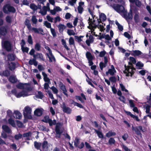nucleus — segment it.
<instances>
[{
    "instance_id": "nucleus-1",
    "label": "nucleus",
    "mask_w": 151,
    "mask_h": 151,
    "mask_svg": "<svg viewBox=\"0 0 151 151\" xmlns=\"http://www.w3.org/2000/svg\"><path fill=\"white\" fill-rule=\"evenodd\" d=\"M16 86L17 88L25 90L20 91L17 89H14L11 91L12 93L17 98H20L22 97H24L32 94L31 92L32 90V88L29 83H19L16 85Z\"/></svg>"
},
{
    "instance_id": "nucleus-2",
    "label": "nucleus",
    "mask_w": 151,
    "mask_h": 151,
    "mask_svg": "<svg viewBox=\"0 0 151 151\" xmlns=\"http://www.w3.org/2000/svg\"><path fill=\"white\" fill-rule=\"evenodd\" d=\"M113 8L117 12L119 13L124 18L126 19H132V16L131 12H130L127 15V11L125 10L124 7L121 5H116L114 6Z\"/></svg>"
},
{
    "instance_id": "nucleus-3",
    "label": "nucleus",
    "mask_w": 151,
    "mask_h": 151,
    "mask_svg": "<svg viewBox=\"0 0 151 151\" xmlns=\"http://www.w3.org/2000/svg\"><path fill=\"white\" fill-rule=\"evenodd\" d=\"M89 26L91 29H93L98 27L100 28V30L102 31L104 29L105 24L103 23L101 19H88Z\"/></svg>"
},
{
    "instance_id": "nucleus-4",
    "label": "nucleus",
    "mask_w": 151,
    "mask_h": 151,
    "mask_svg": "<svg viewBox=\"0 0 151 151\" xmlns=\"http://www.w3.org/2000/svg\"><path fill=\"white\" fill-rule=\"evenodd\" d=\"M125 69L124 72L126 76H131L134 74L135 69L133 68L131 65L126 66L125 65Z\"/></svg>"
},
{
    "instance_id": "nucleus-5",
    "label": "nucleus",
    "mask_w": 151,
    "mask_h": 151,
    "mask_svg": "<svg viewBox=\"0 0 151 151\" xmlns=\"http://www.w3.org/2000/svg\"><path fill=\"white\" fill-rule=\"evenodd\" d=\"M3 10L6 14H9L10 12L14 13L15 12V8L9 4L5 5L3 7Z\"/></svg>"
},
{
    "instance_id": "nucleus-6",
    "label": "nucleus",
    "mask_w": 151,
    "mask_h": 151,
    "mask_svg": "<svg viewBox=\"0 0 151 151\" xmlns=\"http://www.w3.org/2000/svg\"><path fill=\"white\" fill-rule=\"evenodd\" d=\"M3 23V19H0V26L2 25ZM7 27H2L0 28V37L2 38V36L6 35L7 33Z\"/></svg>"
},
{
    "instance_id": "nucleus-7",
    "label": "nucleus",
    "mask_w": 151,
    "mask_h": 151,
    "mask_svg": "<svg viewBox=\"0 0 151 151\" xmlns=\"http://www.w3.org/2000/svg\"><path fill=\"white\" fill-rule=\"evenodd\" d=\"M2 45L4 48L8 51L11 50L12 49V45L10 42L6 40L4 41L2 40Z\"/></svg>"
},
{
    "instance_id": "nucleus-8",
    "label": "nucleus",
    "mask_w": 151,
    "mask_h": 151,
    "mask_svg": "<svg viewBox=\"0 0 151 151\" xmlns=\"http://www.w3.org/2000/svg\"><path fill=\"white\" fill-rule=\"evenodd\" d=\"M31 112L32 110L31 108L28 106H26L23 110L24 115L26 117L30 118Z\"/></svg>"
},
{
    "instance_id": "nucleus-9",
    "label": "nucleus",
    "mask_w": 151,
    "mask_h": 151,
    "mask_svg": "<svg viewBox=\"0 0 151 151\" xmlns=\"http://www.w3.org/2000/svg\"><path fill=\"white\" fill-rule=\"evenodd\" d=\"M86 56L88 60V63L89 66H91L93 64L92 60L94 59L91 53L87 52L86 53Z\"/></svg>"
},
{
    "instance_id": "nucleus-10",
    "label": "nucleus",
    "mask_w": 151,
    "mask_h": 151,
    "mask_svg": "<svg viewBox=\"0 0 151 151\" xmlns=\"http://www.w3.org/2000/svg\"><path fill=\"white\" fill-rule=\"evenodd\" d=\"M42 147L44 151H51L52 150V147L48 145L47 141H44L42 145Z\"/></svg>"
},
{
    "instance_id": "nucleus-11",
    "label": "nucleus",
    "mask_w": 151,
    "mask_h": 151,
    "mask_svg": "<svg viewBox=\"0 0 151 151\" xmlns=\"http://www.w3.org/2000/svg\"><path fill=\"white\" fill-rule=\"evenodd\" d=\"M50 10V4L48 3L47 4L46 6H43L42 9L40 10V13L42 15H45L46 14L47 11Z\"/></svg>"
},
{
    "instance_id": "nucleus-12",
    "label": "nucleus",
    "mask_w": 151,
    "mask_h": 151,
    "mask_svg": "<svg viewBox=\"0 0 151 151\" xmlns=\"http://www.w3.org/2000/svg\"><path fill=\"white\" fill-rule=\"evenodd\" d=\"M116 72V71L113 65H111V68H109L108 71H106V75L109 74L111 76H113Z\"/></svg>"
},
{
    "instance_id": "nucleus-13",
    "label": "nucleus",
    "mask_w": 151,
    "mask_h": 151,
    "mask_svg": "<svg viewBox=\"0 0 151 151\" xmlns=\"http://www.w3.org/2000/svg\"><path fill=\"white\" fill-rule=\"evenodd\" d=\"M32 30L33 32L35 33L40 34L42 35H44L43 29L41 28H37L35 27H33L32 29Z\"/></svg>"
},
{
    "instance_id": "nucleus-14",
    "label": "nucleus",
    "mask_w": 151,
    "mask_h": 151,
    "mask_svg": "<svg viewBox=\"0 0 151 151\" xmlns=\"http://www.w3.org/2000/svg\"><path fill=\"white\" fill-rule=\"evenodd\" d=\"M84 6V2L81 1L79 3V5L78 7V12L80 14H81L83 11V7Z\"/></svg>"
},
{
    "instance_id": "nucleus-15",
    "label": "nucleus",
    "mask_w": 151,
    "mask_h": 151,
    "mask_svg": "<svg viewBox=\"0 0 151 151\" xmlns=\"http://www.w3.org/2000/svg\"><path fill=\"white\" fill-rule=\"evenodd\" d=\"M61 126V124L60 123H57L56 124L55 127V132L58 135V137H60V134L61 133V132L60 130V127Z\"/></svg>"
},
{
    "instance_id": "nucleus-16",
    "label": "nucleus",
    "mask_w": 151,
    "mask_h": 151,
    "mask_svg": "<svg viewBox=\"0 0 151 151\" xmlns=\"http://www.w3.org/2000/svg\"><path fill=\"white\" fill-rule=\"evenodd\" d=\"M43 109H42L38 108L36 109L34 112V114L37 116H40L42 115L43 113Z\"/></svg>"
},
{
    "instance_id": "nucleus-17",
    "label": "nucleus",
    "mask_w": 151,
    "mask_h": 151,
    "mask_svg": "<svg viewBox=\"0 0 151 151\" xmlns=\"http://www.w3.org/2000/svg\"><path fill=\"white\" fill-rule=\"evenodd\" d=\"M59 86L60 89L63 91V93L68 97V94L67 93V91L65 85H64L62 83H60L59 85Z\"/></svg>"
},
{
    "instance_id": "nucleus-18",
    "label": "nucleus",
    "mask_w": 151,
    "mask_h": 151,
    "mask_svg": "<svg viewBox=\"0 0 151 151\" xmlns=\"http://www.w3.org/2000/svg\"><path fill=\"white\" fill-rule=\"evenodd\" d=\"M46 55L47 57L49 59V61L50 62H55L56 59L54 57L52 54H46Z\"/></svg>"
},
{
    "instance_id": "nucleus-19",
    "label": "nucleus",
    "mask_w": 151,
    "mask_h": 151,
    "mask_svg": "<svg viewBox=\"0 0 151 151\" xmlns=\"http://www.w3.org/2000/svg\"><path fill=\"white\" fill-rule=\"evenodd\" d=\"M33 57L35 59H39L40 60H44L43 56L42 53H37L33 55Z\"/></svg>"
},
{
    "instance_id": "nucleus-20",
    "label": "nucleus",
    "mask_w": 151,
    "mask_h": 151,
    "mask_svg": "<svg viewBox=\"0 0 151 151\" xmlns=\"http://www.w3.org/2000/svg\"><path fill=\"white\" fill-rule=\"evenodd\" d=\"M14 117L16 119H20L22 117L21 113L18 111H14Z\"/></svg>"
},
{
    "instance_id": "nucleus-21",
    "label": "nucleus",
    "mask_w": 151,
    "mask_h": 151,
    "mask_svg": "<svg viewBox=\"0 0 151 151\" xmlns=\"http://www.w3.org/2000/svg\"><path fill=\"white\" fill-rule=\"evenodd\" d=\"M2 128L4 132L7 133H11V130L10 128L6 125H3L2 126Z\"/></svg>"
},
{
    "instance_id": "nucleus-22",
    "label": "nucleus",
    "mask_w": 151,
    "mask_h": 151,
    "mask_svg": "<svg viewBox=\"0 0 151 151\" xmlns=\"http://www.w3.org/2000/svg\"><path fill=\"white\" fill-rule=\"evenodd\" d=\"M42 74L43 76V79L45 81L47 82V83H50V79L48 78L47 77V74H46L44 72H42Z\"/></svg>"
},
{
    "instance_id": "nucleus-23",
    "label": "nucleus",
    "mask_w": 151,
    "mask_h": 151,
    "mask_svg": "<svg viewBox=\"0 0 151 151\" xmlns=\"http://www.w3.org/2000/svg\"><path fill=\"white\" fill-rule=\"evenodd\" d=\"M116 134V133L114 132L113 130H110L106 134V136L107 137H109L115 136Z\"/></svg>"
},
{
    "instance_id": "nucleus-24",
    "label": "nucleus",
    "mask_w": 151,
    "mask_h": 151,
    "mask_svg": "<svg viewBox=\"0 0 151 151\" xmlns=\"http://www.w3.org/2000/svg\"><path fill=\"white\" fill-rule=\"evenodd\" d=\"M63 111L65 112L70 114L71 112V109L69 107H66L65 105L64 106H63Z\"/></svg>"
},
{
    "instance_id": "nucleus-25",
    "label": "nucleus",
    "mask_w": 151,
    "mask_h": 151,
    "mask_svg": "<svg viewBox=\"0 0 151 151\" xmlns=\"http://www.w3.org/2000/svg\"><path fill=\"white\" fill-rule=\"evenodd\" d=\"M94 7L93 6H90L89 8L88 9V11L92 16V18L93 19L94 18L95 16L93 15V10L94 9Z\"/></svg>"
},
{
    "instance_id": "nucleus-26",
    "label": "nucleus",
    "mask_w": 151,
    "mask_h": 151,
    "mask_svg": "<svg viewBox=\"0 0 151 151\" xmlns=\"http://www.w3.org/2000/svg\"><path fill=\"white\" fill-rule=\"evenodd\" d=\"M9 73L7 70L4 71H0V75L1 76H8L9 75Z\"/></svg>"
},
{
    "instance_id": "nucleus-27",
    "label": "nucleus",
    "mask_w": 151,
    "mask_h": 151,
    "mask_svg": "<svg viewBox=\"0 0 151 151\" xmlns=\"http://www.w3.org/2000/svg\"><path fill=\"white\" fill-rule=\"evenodd\" d=\"M95 132L97 134L98 137L101 138H103L104 137L103 135L101 132L99 130H96L95 129H94Z\"/></svg>"
},
{
    "instance_id": "nucleus-28",
    "label": "nucleus",
    "mask_w": 151,
    "mask_h": 151,
    "mask_svg": "<svg viewBox=\"0 0 151 151\" xmlns=\"http://www.w3.org/2000/svg\"><path fill=\"white\" fill-rule=\"evenodd\" d=\"M8 67L11 70H13L16 68V64L13 62H11L9 64Z\"/></svg>"
},
{
    "instance_id": "nucleus-29",
    "label": "nucleus",
    "mask_w": 151,
    "mask_h": 151,
    "mask_svg": "<svg viewBox=\"0 0 151 151\" xmlns=\"http://www.w3.org/2000/svg\"><path fill=\"white\" fill-rule=\"evenodd\" d=\"M116 77H117V79H116L115 76H112L109 78V79L111 82H115L117 80L118 81H119V76H117Z\"/></svg>"
},
{
    "instance_id": "nucleus-30",
    "label": "nucleus",
    "mask_w": 151,
    "mask_h": 151,
    "mask_svg": "<svg viewBox=\"0 0 151 151\" xmlns=\"http://www.w3.org/2000/svg\"><path fill=\"white\" fill-rule=\"evenodd\" d=\"M71 103L72 104H74V106H77L80 108H83V106L81 104L77 102H75L73 100H71Z\"/></svg>"
},
{
    "instance_id": "nucleus-31",
    "label": "nucleus",
    "mask_w": 151,
    "mask_h": 151,
    "mask_svg": "<svg viewBox=\"0 0 151 151\" xmlns=\"http://www.w3.org/2000/svg\"><path fill=\"white\" fill-rule=\"evenodd\" d=\"M9 80L12 83H15L17 81V79L16 77L14 76H11L10 77Z\"/></svg>"
},
{
    "instance_id": "nucleus-32",
    "label": "nucleus",
    "mask_w": 151,
    "mask_h": 151,
    "mask_svg": "<svg viewBox=\"0 0 151 151\" xmlns=\"http://www.w3.org/2000/svg\"><path fill=\"white\" fill-rule=\"evenodd\" d=\"M8 122L9 124L12 125L13 127H14L16 126L14 120L11 118L9 119Z\"/></svg>"
},
{
    "instance_id": "nucleus-33",
    "label": "nucleus",
    "mask_w": 151,
    "mask_h": 151,
    "mask_svg": "<svg viewBox=\"0 0 151 151\" xmlns=\"http://www.w3.org/2000/svg\"><path fill=\"white\" fill-rule=\"evenodd\" d=\"M130 62L129 63V65H131L132 66V64H135L136 63V61L135 59L133 57H130L129 58Z\"/></svg>"
},
{
    "instance_id": "nucleus-34",
    "label": "nucleus",
    "mask_w": 151,
    "mask_h": 151,
    "mask_svg": "<svg viewBox=\"0 0 151 151\" xmlns=\"http://www.w3.org/2000/svg\"><path fill=\"white\" fill-rule=\"evenodd\" d=\"M32 133L30 132H28L27 133H24L23 134V136L24 137H27V139H29Z\"/></svg>"
},
{
    "instance_id": "nucleus-35",
    "label": "nucleus",
    "mask_w": 151,
    "mask_h": 151,
    "mask_svg": "<svg viewBox=\"0 0 151 151\" xmlns=\"http://www.w3.org/2000/svg\"><path fill=\"white\" fill-rule=\"evenodd\" d=\"M119 85L120 88L122 91H125V92L127 93L128 94H129L128 90L125 88V86L122 84L120 83L119 84Z\"/></svg>"
},
{
    "instance_id": "nucleus-36",
    "label": "nucleus",
    "mask_w": 151,
    "mask_h": 151,
    "mask_svg": "<svg viewBox=\"0 0 151 151\" xmlns=\"http://www.w3.org/2000/svg\"><path fill=\"white\" fill-rule=\"evenodd\" d=\"M144 108L145 109V112L147 114L149 113L150 106L148 104H146L144 106Z\"/></svg>"
},
{
    "instance_id": "nucleus-37",
    "label": "nucleus",
    "mask_w": 151,
    "mask_h": 151,
    "mask_svg": "<svg viewBox=\"0 0 151 151\" xmlns=\"http://www.w3.org/2000/svg\"><path fill=\"white\" fill-rule=\"evenodd\" d=\"M60 32H62L63 30L65 29L66 27L63 24H60L58 26Z\"/></svg>"
},
{
    "instance_id": "nucleus-38",
    "label": "nucleus",
    "mask_w": 151,
    "mask_h": 151,
    "mask_svg": "<svg viewBox=\"0 0 151 151\" xmlns=\"http://www.w3.org/2000/svg\"><path fill=\"white\" fill-rule=\"evenodd\" d=\"M8 60L10 61L13 60L15 59V56L13 54H9L7 55Z\"/></svg>"
},
{
    "instance_id": "nucleus-39",
    "label": "nucleus",
    "mask_w": 151,
    "mask_h": 151,
    "mask_svg": "<svg viewBox=\"0 0 151 151\" xmlns=\"http://www.w3.org/2000/svg\"><path fill=\"white\" fill-rule=\"evenodd\" d=\"M84 37L83 36H74L75 39L77 40V41L79 42H81L82 41V38H83Z\"/></svg>"
},
{
    "instance_id": "nucleus-40",
    "label": "nucleus",
    "mask_w": 151,
    "mask_h": 151,
    "mask_svg": "<svg viewBox=\"0 0 151 151\" xmlns=\"http://www.w3.org/2000/svg\"><path fill=\"white\" fill-rule=\"evenodd\" d=\"M50 126H52L53 125H55L56 123V121L55 119L52 120L51 119H50L48 122Z\"/></svg>"
},
{
    "instance_id": "nucleus-41",
    "label": "nucleus",
    "mask_w": 151,
    "mask_h": 151,
    "mask_svg": "<svg viewBox=\"0 0 151 151\" xmlns=\"http://www.w3.org/2000/svg\"><path fill=\"white\" fill-rule=\"evenodd\" d=\"M36 96L37 98L42 99L43 97V95L42 92L38 91L37 94Z\"/></svg>"
},
{
    "instance_id": "nucleus-42",
    "label": "nucleus",
    "mask_w": 151,
    "mask_h": 151,
    "mask_svg": "<svg viewBox=\"0 0 151 151\" xmlns=\"http://www.w3.org/2000/svg\"><path fill=\"white\" fill-rule=\"evenodd\" d=\"M25 24L27 26L28 29L29 30L31 29V24L29 19H26L25 22Z\"/></svg>"
},
{
    "instance_id": "nucleus-43",
    "label": "nucleus",
    "mask_w": 151,
    "mask_h": 151,
    "mask_svg": "<svg viewBox=\"0 0 151 151\" xmlns=\"http://www.w3.org/2000/svg\"><path fill=\"white\" fill-rule=\"evenodd\" d=\"M69 42L70 45H73L75 46L74 41L73 38L72 37L70 38L69 40Z\"/></svg>"
},
{
    "instance_id": "nucleus-44",
    "label": "nucleus",
    "mask_w": 151,
    "mask_h": 151,
    "mask_svg": "<svg viewBox=\"0 0 151 151\" xmlns=\"http://www.w3.org/2000/svg\"><path fill=\"white\" fill-rule=\"evenodd\" d=\"M136 67L139 69L141 68L144 66L143 64L141 62H138L136 64Z\"/></svg>"
},
{
    "instance_id": "nucleus-45",
    "label": "nucleus",
    "mask_w": 151,
    "mask_h": 151,
    "mask_svg": "<svg viewBox=\"0 0 151 151\" xmlns=\"http://www.w3.org/2000/svg\"><path fill=\"white\" fill-rule=\"evenodd\" d=\"M79 143V139L78 138H76L74 141V145L76 147H78Z\"/></svg>"
},
{
    "instance_id": "nucleus-46",
    "label": "nucleus",
    "mask_w": 151,
    "mask_h": 151,
    "mask_svg": "<svg viewBox=\"0 0 151 151\" xmlns=\"http://www.w3.org/2000/svg\"><path fill=\"white\" fill-rule=\"evenodd\" d=\"M141 53V51L138 50L133 51V55L134 56H138L140 55Z\"/></svg>"
},
{
    "instance_id": "nucleus-47",
    "label": "nucleus",
    "mask_w": 151,
    "mask_h": 151,
    "mask_svg": "<svg viewBox=\"0 0 151 151\" xmlns=\"http://www.w3.org/2000/svg\"><path fill=\"white\" fill-rule=\"evenodd\" d=\"M30 7L31 9L34 11L36 10L38 8L37 6L34 4H31L30 5Z\"/></svg>"
},
{
    "instance_id": "nucleus-48",
    "label": "nucleus",
    "mask_w": 151,
    "mask_h": 151,
    "mask_svg": "<svg viewBox=\"0 0 151 151\" xmlns=\"http://www.w3.org/2000/svg\"><path fill=\"white\" fill-rule=\"evenodd\" d=\"M107 65V64L103 63V62H100L99 63V66L101 69V70H102L103 68L105 67Z\"/></svg>"
},
{
    "instance_id": "nucleus-49",
    "label": "nucleus",
    "mask_w": 151,
    "mask_h": 151,
    "mask_svg": "<svg viewBox=\"0 0 151 151\" xmlns=\"http://www.w3.org/2000/svg\"><path fill=\"white\" fill-rule=\"evenodd\" d=\"M115 23L116 24L117 26L118 29L120 31H122L123 29V26L121 25L117 21H116Z\"/></svg>"
},
{
    "instance_id": "nucleus-50",
    "label": "nucleus",
    "mask_w": 151,
    "mask_h": 151,
    "mask_svg": "<svg viewBox=\"0 0 151 151\" xmlns=\"http://www.w3.org/2000/svg\"><path fill=\"white\" fill-rule=\"evenodd\" d=\"M67 33L69 35H74L75 33L73 30L71 29H68L67 30Z\"/></svg>"
},
{
    "instance_id": "nucleus-51",
    "label": "nucleus",
    "mask_w": 151,
    "mask_h": 151,
    "mask_svg": "<svg viewBox=\"0 0 151 151\" xmlns=\"http://www.w3.org/2000/svg\"><path fill=\"white\" fill-rule=\"evenodd\" d=\"M34 145L35 147L37 149H39L41 146V143H38L36 142H34Z\"/></svg>"
},
{
    "instance_id": "nucleus-52",
    "label": "nucleus",
    "mask_w": 151,
    "mask_h": 151,
    "mask_svg": "<svg viewBox=\"0 0 151 151\" xmlns=\"http://www.w3.org/2000/svg\"><path fill=\"white\" fill-rule=\"evenodd\" d=\"M44 25H45L47 27L50 29V28H51V24L49 22H48L47 21L44 22Z\"/></svg>"
},
{
    "instance_id": "nucleus-53",
    "label": "nucleus",
    "mask_w": 151,
    "mask_h": 151,
    "mask_svg": "<svg viewBox=\"0 0 151 151\" xmlns=\"http://www.w3.org/2000/svg\"><path fill=\"white\" fill-rule=\"evenodd\" d=\"M45 48L46 50L48 52V53H47L46 54H52V51L49 47L45 46Z\"/></svg>"
},
{
    "instance_id": "nucleus-54",
    "label": "nucleus",
    "mask_w": 151,
    "mask_h": 151,
    "mask_svg": "<svg viewBox=\"0 0 151 151\" xmlns=\"http://www.w3.org/2000/svg\"><path fill=\"white\" fill-rule=\"evenodd\" d=\"M41 46L39 43H37L35 46V49L36 50L39 51L40 50Z\"/></svg>"
},
{
    "instance_id": "nucleus-55",
    "label": "nucleus",
    "mask_w": 151,
    "mask_h": 151,
    "mask_svg": "<svg viewBox=\"0 0 151 151\" xmlns=\"http://www.w3.org/2000/svg\"><path fill=\"white\" fill-rule=\"evenodd\" d=\"M7 115V116L11 118L13 115V113L12 111L10 110L7 111L6 112Z\"/></svg>"
},
{
    "instance_id": "nucleus-56",
    "label": "nucleus",
    "mask_w": 151,
    "mask_h": 151,
    "mask_svg": "<svg viewBox=\"0 0 151 151\" xmlns=\"http://www.w3.org/2000/svg\"><path fill=\"white\" fill-rule=\"evenodd\" d=\"M122 147L124 150V151H131L129 149L123 144L122 145Z\"/></svg>"
},
{
    "instance_id": "nucleus-57",
    "label": "nucleus",
    "mask_w": 151,
    "mask_h": 151,
    "mask_svg": "<svg viewBox=\"0 0 151 151\" xmlns=\"http://www.w3.org/2000/svg\"><path fill=\"white\" fill-rule=\"evenodd\" d=\"M27 41L28 42L29 44H33V41L32 37L31 35H29L28 36Z\"/></svg>"
},
{
    "instance_id": "nucleus-58",
    "label": "nucleus",
    "mask_w": 151,
    "mask_h": 151,
    "mask_svg": "<svg viewBox=\"0 0 151 151\" xmlns=\"http://www.w3.org/2000/svg\"><path fill=\"white\" fill-rule=\"evenodd\" d=\"M50 119L49 118L48 116H45L43 119L42 120L43 121L46 123H48Z\"/></svg>"
},
{
    "instance_id": "nucleus-59",
    "label": "nucleus",
    "mask_w": 151,
    "mask_h": 151,
    "mask_svg": "<svg viewBox=\"0 0 151 151\" xmlns=\"http://www.w3.org/2000/svg\"><path fill=\"white\" fill-rule=\"evenodd\" d=\"M115 141L113 138H111L109 139V142L110 145H112L114 144L115 143Z\"/></svg>"
},
{
    "instance_id": "nucleus-60",
    "label": "nucleus",
    "mask_w": 151,
    "mask_h": 151,
    "mask_svg": "<svg viewBox=\"0 0 151 151\" xmlns=\"http://www.w3.org/2000/svg\"><path fill=\"white\" fill-rule=\"evenodd\" d=\"M51 89L52 91L54 93L57 94L58 93V90L54 86H52L51 88Z\"/></svg>"
},
{
    "instance_id": "nucleus-61",
    "label": "nucleus",
    "mask_w": 151,
    "mask_h": 151,
    "mask_svg": "<svg viewBox=\"0 0 151 151\" xmlns=\"http://www.w3.org/2000/svg\"><path fill=\"white\" fill-rule=\"evenodd\" d=\"M22 137V135L20 134H16L14 136V138L16 140H18L20 139Z\"/></svg>"
},
{
    "instance_id": "nucleus-62",
    "label": "nucleus",
    "mask_w": 151,
    "mask_h": 151,
    "mask_svg": "<svg viewBox=\"0 0 151 151\" xmlns=\"http://www.w3.org/2000/svg\"><path fill=\"white\" fill-rule=\"evenodd\" d=\"M135 131L136 133L138 135H140L141 136L142 134L141 133L140 131L137 127H135Z\"/></svg>"
},
{
    "instance_id": "nucleus-63",
    "label": "nucleus",
    "mask_w": 151,
    "mask_h": 151,
    "mask_svg": "<svg viewBox=\"0 0 151 151\" xmlns=\"http://www.w3.org/2000/svg\"><path fill=\"white\" fill-rule=\"evenodd\" d=\"M50 31L53 37H55L56 36V33L55 29L52 28H50Z\"/></svg>"
},
{
    "instance_id": "nucleus-64",
    "label": "nucleus",
    "mask_w": 151,
    "mask_h": 151,
    "mask_svg": "<svg viewBox=\"0 0 151 151\" xmlns=\"http://www.w3.org/2000/svg\"><path fill=\"white\" fill-rule=\"evenodd\" d=\"M99 17L100 19H106V18L105 15L102 13H101L99 14Z\"/></svg>"
}]
</instances>
